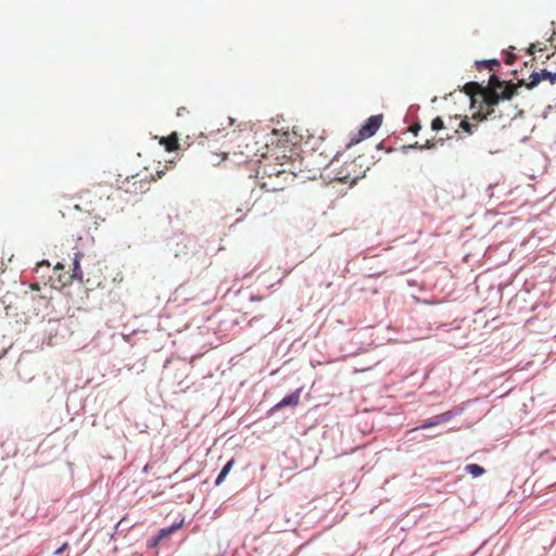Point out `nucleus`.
<instances>
[{"label": "nucleus", "mask_w": 556, "mask_h": 556, "mask_svg": "<svg viewBox=\"0 0 556 556\" xmlns=\"http://www.w3.org/2000/svg\"><path fill=\"white\" fill-rule=\"evenodd\" d=\"M369 166L364 156L359 155L356 159L345 162L340 172H338L337 179L344 184L354 185L363 178L368 170Z\"/></svg>", "instance_id": "f257e3e1"}, {"label": "nucleus", "mask_w": 556, "mask_h": 556, "mask_svg": "<svg viewBox=\"0 0 556 556\" xmlns=\"http://www.w3.org/2000/svg\"><path fill=\"white\" fill-rule=\"evenodd\" d=\"M290 173L287 170H277L275 174H268V179L265 176L256 175L260 187L267 192L281 191L286 188Z\"/></svg>", "instance_id": "f03ea898"}, {"label": "nucleus", "mask_w": 556, "mask_h": 556, "mask_svg": "<svg viewBox=\"0 0 556 556\" xmlns=\"http://www.w3.org/2000/svg\"><path fill=\"white\" fill-rule=\"evenodd\" d=\"M382 124V115H372L361 127L357 138L352 139L351 143H358L359 141L370 138L376 134Z\"/></svg>", "instance_id": "7ed1b4c3"}, {"label": "nucleus", "mask_w": 556, "mask_h": 556, "mask_svg": "<svg viewBox=\"0 0 556 556\" xmlns=\"http://www.w3.org/2000/svg\"><path fill=\"white\" fill-rule=\"evenodd\" d=\"M483 104L485 105V113L481 119H488L494 113V106L502 100L500 92L493 88H484L482 92Z\"/></svg>", "instance_id": "20e7f679"}, {"label": "nucleus", "mask_w": 556, "mask_h": 556, "mask_svg": "<svg viewBox=\"0 0 556 556\" xmlns=\"http://www.w3.org/2000/svg\"><path fill=\"white\" fill-rule=\"evenodd\" d=\"M542 80H549L551 84L556 83V72L552 73L546 70H542L541 72H533L530 75L529 83L526 84L528 89H533L536 87Z\"/></svg>", "instance_id": "39448f33"}, {"label": "nucleus", "mask_w": 556, "mask_h": 556, "mask_svg": "<svg viewBox=\"0 0 556 556\" xmlns=\"http://www.w3.org/2000/svg\"><path fill=\"white\" fill-rule=\"evenodd\" d=\"M300 394H301V389L295 390L290 395L283 397L280 402H278L276 405H274L270 408V412L273 413V412L280 410L281 408L287 407V406H293V407L298 406L300 403Z\"/></svg>", "instance_id": "423d86ee"}, {"label": "nucleus", "mask_w": 556, "mask_h": 556, "mask_svg": "<svg viewBox=\"0 0 556 556\" xmlns=\"http://www.w3.org/2000/svg\"><path fill=\"white\" fill-rule=\"evenodd\" d=\"M453 417H454V414L451 410L445 412L443 414L434 416L432 419L426 421L420 427L413 429V431L418 430V429H428V428L444 424V422L448 421L450 419H452Z\"/></svg>", "instance_id": "0eeeda50"}, {"label": "nucleus", "mask_w": 556, "mask_h": 556, "mask_svg": "<svg viewBox=\"0 0 556 556\" xmlns=\"http://www.w3.org/2000/svg\"><path fill=\"white\" fill-rule=\"evenodd\" d=\"M527 83H525L523 80H520L518 84H507V85H503V87L501 89H503L501 92H500V97L502 98V100H510L515 94H517V90H518V87L519 86H526Z\"/></svg>", "instance_id": "6e6552de"}, {"label": "nucleus", "mask_w": 556, "mask_h": 556, "mask_svg": "<svg viewBox=\"0 0 556 556\" xmlns=\"http://www.w3.org/2000/svg\"><path fill=\"white\" fill-rule=\"evenodd\" d=\"M160 142L165 147L166 151L168 152H173L179 148L178 137L175 132L169 135L168 137H163Z\"/></svg>", "instance_id": "1a4fd4ad"}, {"label": "nucleus", "mask_w": 556, "mask_h": 556, "mask_svg": "<svg viewBox=\"0 0 556 556\" xmlns=\"http://www.w3.org/2000/svg\"><path fill=\"white\" fill-rule=\"evenodd\" d=\"M83 257L81 253H75L73 258V274L71 276L72 279H76L78 281L83 280V270L80 268V258Z\"/></svg>", "instance_id": "9d476101"}, {"label": "nucleus", "mask_w": 556, "mask_h": 556, "mask_svg": "<svg viewBox=\"0 0 556 556\" xmlns=\"http://www.w3.org/2000/svg\"><path fill=\"white\" fill-rule=\"evenodd\" d=\"M484 90V87L481 86L480 84L478 83H475V81H471V83H467L465 86H464V91L469 94V96H473V94H477V93H480L482 94Z\"/></svg>", "instance_id": "9b49d317"}, {"label": "nucleus", "mask_w": 556, "mask_h": 556, "mask_svg": "<svg viewBox=\"0 0 556 556\" xmlns=\"http://www.w3.org/2000/svg\"><path fill=\"white\" fill-rule=\"evenodd\" d=\"M233 465H235V459L232 458L223 467V469L220 470L219 475L217 476V478L215 480L216 485H219L225 480V478L227 477V475L229 473V471L231 470Z\"/></svg>", "instance_id": "f8f14e48"}, {"label": "nucleus", "mask_w": 556, "mask_h": 556, "mask_svg": "<svg viewBox=\"0 0 556 556\" xmlns=\"http://www.w3.org/2000/svg\"><path fill=\"white\" fill-rule=\"evenodd\" d=\"M180 526H181V523H177V525H173L169 528L161 529L159 534H157V540L162 541V540L168 538L173 532L178 530L180 528Z\"/></svg>", "instance_id": "ddd939ff"}, {"label": "nucleus", "mask_w": 556, "mask_h": 556, "mask_svg": "<svg viewBox=\"0 0 556 556\" xmlns=\"http://www.w3.org/2000/svg\"><path fill=\"white\" fill-rule=\"evenodd\" d=\"M466 471L472 477H479L485 472L484 468L477 464H469L466 466Z\"/></svg>", "instance_id": "4468645a"}, {"label": "nucleus", "mask_w": 556, "mask_h": 556, "mask_svg": "<svg viewBox=\"0 0 556 556\" xmlns=\"http://www.w3.org/2000/svg\"><path fill=\"white\" fill-rule=\"evenodd\" d=\"M227 155H228V153H226V152H222V153L211 152L208 161L213 165H219L222 163V161L227 159Z\"/></svg>", "instance_id": "2eb2a0df"}, {"label": "nucleus", "mask_w": 556, "mask_h": 556, "mask_svg": "<svg viewBox=\"0 0 556 556\" xmlns=\"http://www.w3.org/2000/svg\"><path fill=\"white\" fill-rule=\"evenodd\" d=\"M459 128L466 134L471 135L473 134V128H477V125L469 123L467 116H465L459 123Z\"/></svg>", "instance_id": "dca6fc26"}, {"label": "nucleus", "mask_w": 556, "mask_h": 556, "mask_svg": "<svg viewBox=\"0 0 556 556\" xmlns=\"http://www.w3.org/2000/svg\"><path fill=\"white\" fill-rule=\"evenodd\" d=\"M481 67L494 71L495 68L500 67V62L495 59L483 61L478 63V68L480 70Z\"/></svg>", "instance_id": "f3484780"}, {"label": "nucleus", "mask_w": 556, "mask_h": 556, "mask_svg": "<svg viewBox=\"0 0 556 556\" xmlns=\"http://www.w3.org/2000/svg\"><path fill=\"white\" fill-rule=\"evenodd\" d=\"M431 128L433 131H439L445 128V123L442 117L438 116L433 118L431 123Z\"/></svg>", "instance_id": "a211bd4d"}, {"label": "nucleus", "mask_w": 556, "mask_h": 556, "mask_svg": "<svg viewBox=\"0 0 556 556\" xmlns=\"http://www.w3.org/2000/svg\"><path fill=\"white\" fill-rule=\"evenodd\" d=\"M503 87V83L498 79L497 76L492 75L489 79V86L486 88H493L497 90L498 88Z\"/></svg>", "instance_id": "6ab92c4d"}, {"label": "nucleus", "mask_w": 556, "mask_h": 556, "mask_svg": "<svg viewBox=\"0 0 556 556\" xmlns=\"http://www.w3.org/2000/svg\"><path fill=\"white\" fill-rule=\"evenodd\" d=\"M278 169L276 167H270V168H267V167H263L261 170H257V174L258 176H265L266 179H268V174H275V172H277Z\"/></svg>", "instance_id": "aec40b11"}, {"label": "nucleus", "mask_w": 556, "mask_h": 556, "mask_svg": "<svg viewBox=\"0 0 556 556\" xmlns=\"http://www.w3.org/2000/svg\"><path fill=\"white\" fill-rule=\"evenodd\" d=\"M545 47H539V45L536 43H531L529 49H528V53L529 54H534L536 51H543Z\"/></svg>", "instance_id": "412c9836"}, {"label": "nucleus", "mask_w": 556, "mask_h": 556, "mask_svg": "<svg viewBox=\"0 0 556 556\" xmlns=\"http://www.w3.org/2000/svg\"><path fill=\"white\" fill-rule=\"evenodd\" d=\"M421 129V125L419 123H414L409 126L408 130L414 135L417 136L419 130Z\"/></svg>", "instance_id": "4be33fe9"}, {"label": "nucleus", "mask_w": 556, "mask_h": 556, "mask_svg": "<svg viewBox=\"0 0 556 556\" xmlns=\"http://www.w3.org/2000/svg\"><path fill=\"white\" fill-rule=\"evenodd\" d=\"M434 146H435L434 142L427 140L425 146H418V143L416 142L414 146H412V148L431 149V148H434Z\"/></svg>", "instance_id": "5701e85b"}, {"label": "nucleus", "mask_w": 556, "mask_h": 556, "mask_svg": "<svg viewBox=\"0 0 556 556\" xmlns=\"http://www.w3.org/2000/svg\"><path fill=\"white\" fill-rule=\"evenodd\" d=\"M67 547H68V543H66V542H65V543H63V544H62V546H60V547L54 552V554H55V555H60V554H62L64 551H66V549H67Z\"/></svg>", "instance_id": "b1692460"}, {"label": "nucleus", "mask_w": 556, "mask_h": 556, "mask_svg": "<svg viewBox=\"0 0 556 556\" xmlns=\"http://www.w3.org/2000/svg\"><path fill=\"white\" fill-rule=\"evenodd\" d=\"M516 60V56L514 53H509L507 55V59L505 60V63L508 64V65H511Z\"/></svg>", "instance_id": "393cba45"}, {"label": "nucleus", "mask_w": 556, "mask_h": 556, "mask_svg": "<svg viewBox=\"0 0 556 556\" xmlns=\"http://www.w3.org/2000/svg\"><path fill=\"white\" fill-rule=\"evenodd\" d=\"M161 542V540H157V535L154 536L152 540L149 541L148 545L149 547H155Z\"/></svg>", "instance_id": "a878e982"}, {"label": "nucleus", "mask_w": 556, "mask_h": 556, "mask_svg": "<svg viewBox=\"0 0 556 556\" xmlns=\"http://www.w3.org/2000/svg\"><path fill=\"white\" fill-rule=\"evenodd\" d=\"M29 288H30L31 290H34V291H38V290H40V286H39V283H38V282H34V283H31V285L29 286Z\"/></svg>", "instance_id": "bb28decb"}, {"label": "nucleus", "mask_w": 556, "mask_h": 556, "mask_svg": "<svg viewBox=\"0 0 556 556\" xmlns=\"http://www.w3.org/2000/svg\"><path fill=\"white\" fill-rule=\"evenodd\" d=\"M331 162H332V159L325 157L324 161L321 162V165L323 166H328Z\"/></svg>", "instance_id": "cd10ccee"}, {"label": "nucleus", "mask_w": 556, "mask_h": 556, "mask_svg": "<svg viewBox=\"0 0 556 556\" xmlns=\"http://www.w3.org/2000/svg\"><path fill=\"white\" fill-rule=\"evenodd\" d=\"M41 266L49 267V266H50V264H49V262H47V261H43V262H41V263H38V264H37V269H38V268H40Z\"/></svg>", "instance_id": "c85d7f7f"}, {"label": "nucleus", "mask_w": 556, "mask_h": 556, "mask_svg": "<svg viewBox=\"0 0 556 556\" xmlns=\"http://www.w3.org/2000/svg\"><path fill=\"white\" fill-rule=\"evenodd\" d=\"M185 112H187L186 108H179L177 111V115L181 116Z\"/></svg>", "instance_id": "c756f323"}, {"label": "nucleus", "mask_w": 556, "mask_h": 556, "mask_svg": "<svg viewBox=\"0 0 556 556\" xmlns=\"http://www.w3.org/2000/svg\"><path fill=\"white\" fill-rule=\"evenodd\" d=\"M64 266L61 264V263H58L55 266H54V270H61L63 269Z\"/></svg>", "instance_id": "7c9ffc66"}]
</instances>
